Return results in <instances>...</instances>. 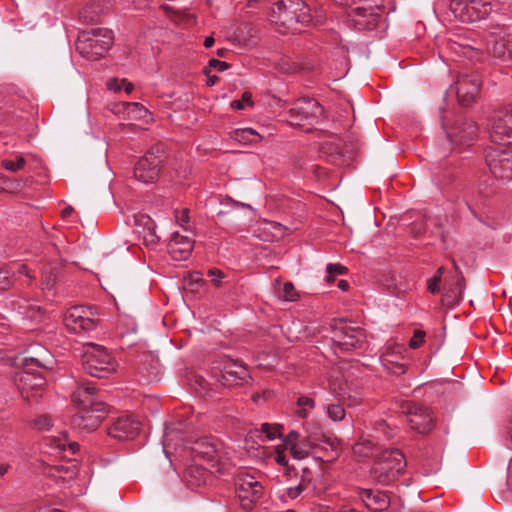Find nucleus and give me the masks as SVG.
<instances>
[{
	"label": "nucleus",
	"instance_id": "f257e3e1",
	"mask_svg": "<svg viewBox=\"0 0 512 512\" xmlns=\"http://www.w3.org/2000/svg\"><path fill=\"white\" fill-rule=\"evenodd\" d=\"M95 390L92 383H82L73 394L78 412L72 423L75 427L88 432L95 430L108 412L106 404L97 399Z\"/></svg>",
	"mask_w": 512,
	"mask_h": 512
},
{
	"label": "nucleus",
	"instance_id": "f03ea898",
	"mask_svg": "<svg viewBox=\"0 0 512 512\" xmlns=\"http://www.w3.org/2000/svg\"><path fill=\"white\" fill-rule=\"evenodd\" d=\"M270 22L282 33L296 32L311 22V10L303 0H278L269 14Z\"/></svg>",
	"mask_w": 512,
	"mask_h": 512
},
{
	"label": "nucleus",
	"instance_id": "7ed1b4c3",
	"mask_svg": "<svg viewBox=\"0 0 512 512\" xmlns=\"http://www.w3.org/2000/svg\"><path fill=\"white\" fill-rule=\"evenodd\" d=\"M442 126L445 136L439 140L438 145L443 156L472 145L478 136L476 122L465 117H457L449 126L443 122Z\"/></svg>",
	"mask_w": 512,
	"mask_h": 512
},
{
	"label": "nucleus",
	"instance_id": "20e7f679",
	"mask_svg": "<svg viewBox=\"0 0 512 512\" xmlns=\"http://www.w3.org/2000/svg\"><path fill=\"white\" fill-rule=\"evenodd\" d=\"M233 483L241 508L251 511L264 493L259 476L247 469H237L233 475Z\"/></svg>",
	"mask_w": 512,
	"mask_h": 512
},
{
	"label": "nucleus",
	"instance_id": "39448f33",
	"mask_svg": "<svg viewBox=\"0 0 512 512\" xmlns=\"http://www.w3.org/2000/svg\"><path fill=\"white\" fill-rule=\"evenodd\" d=\"M15 365L21 369L14 376L15 384L23 398L30 400L29 392L42 389L46 383L45 378L36 373V368L46 366L35 357H17Z\"/></svg>",
	"mask_w": 512,
	"mask_h": 512
},
{
	"label": "nucleus",
	"instance_id": "423d86ee",
	"mask_svg": "<svg viewBox=\"0 0 512 512\" xmlns=\"http://www.w3.org/2000/svg\"><path fill=\"white\" fill-rule=\"evenodd\" d=\"M81 357L83 369L93 377L105 378L116 369L115 361L101 345L84 344Z\"/></svg>",
	"mask_w": 512,
	"mask_h": 512
},
{
	"label": "nucleus",
	"instance_id": "0eeeda50",
	"mask_svg": "<svg viewBox=\"0 0 512 512\" xmlns=\"http://www.w3.org/2000/svg\"><path fill=\"white\" fill-rule=\"evenodd\" d=\"M405 467L406 460L400 450L386 449L379 455L375 466L372 468V474L378 483L387 485L395 481Z\"/></svg>",
	"mask_w": 512,
	"mask_h": 512
},
{
	"label": "nucleus",
	"instance_id": "6e6552de",
	"mask_svg": "<svg viewBox=\"0 0 512 512\" xmlns=\"http://www.w3.org/2000/svg\"><path fill=\"white\" fill-rule=\"evenodd\" d=\"M112 40V31L106 28H92L78 36L77 49L84 57L97 59L110 48Z\"/></svg>",
	"mask_w": 512,
	"mask_h": 512
},
{
	"label": "nucleus",
	"instance_id": "1a4fd4ad",
	"mask_svg": "<svg viewBox=\"0 0 512 512\" xmlns=\"http://www.w3.org/2000/svg\"><path fill=\"white\" fill-rule=\"evenodd\" d=\"M507 141L489 146L486 150V164L491 174L498 179H512V149Z\"/></svg>",
	"mask_w": 512,
	"mask_h": 512
},
{
	"label": "nucleus",
	"instance_id": "9d476101",
	"mask_svg": "<svg viewBox=\"0 0 512 512\" xmlns=\"http://www.w3.org/2000/svg\"><path fill=\"white\" fill-rule=\"evenodd\" d=\"M164 161V148L161 145L152 147L136 164L135 178L145 184L155 182Z\"/></svg>",
	"mask_w": 512,
	"mask_h": 512
},
{
	"label": "nucleus",
	"instance_id": "9b49d317",
	"mask_svg": "<svg viewBox=\"0 0 512 512\" xmlns=\"http://www.w3.org/2000/svg\"><path fill=\"white\" fill-rule=\"evenodd\" d=\"M330 390L338 402L349 407L357 406L362 402L360 383L350 375L333 378L330 381Z\"/></svg>",
	"mask_w": 512,
	"mask_h": 512
},
{
	"label": "nucleus",
	"instance_id": "f8f14e48",
	"mask_svg": "<svg viewBox=\"0 0 512 512\" xmlns=\"http://www.w3.org/2000/svg\"><path fill=\"white\" fill-rule=\"evenodd\" d=\"M490 129L493 144L512 141V106H506L494 112Z\"/></svg>",
	"mask_w": 512,
	"mask_h": 512
},
{
	"label": "nucleus",
	"instance_id": "ddd939ff",
	"mask_svg": "<svg viewBox=\"0 0 512 512\" xmlns=\"http://www.w3.org/2000/svg\"><path fill=\"white\" fill-rule=\"evenodd\" d=\"M402 413L406 414V421L418 433L425 434L433 428V418L426 407L407 401L402 405Z\"/></svg>",
	"mask_w": 512,
	"mask_h": 512
},
{
	"label": "nucleus",
	"instance_id": "4468645a",
	"mask_svg": "<svg viewBox=\"0 0 512 512\" xmlns=\"http://www.w3.org/2000/svg\"><path fill=\"white\" fill-rule=\"evenodd\" d=\"M406 352L407 349L403 345H389L380 357L384 369L396 376L405 374L409 363V359L405 356Z\"/></svg>",
	"mask_w": 512,
	"mask_h": 512
},
{
	"label": "nucleus",
	"instance_id": "2eb2a0df",
	"mask_svg": "<svg viewBox=\"0 0 512 512\" xmlns=\"http://www.w3.org/2000/svg\"><path fill=\"white\" fill-rule=\"evenodd\" d=\"M454 274L449 275L444 282V293L442 302L444 305L452 307L462 300L465 289V278L454 259L451 260Z\"/></svg>",
	"mask_w": 512,
	"mask_h": 512
},
{
	"label": "nucleus",
	"instance_id": "dca6fc26",
	"mask_svg": "<svg viewBox=\"0 0 512 512\" xmlns=\"http://www.w3.org/2000/svg\"><path fill=\"white\" fill-rule=\"evenodd\" d=\"M363 331L345 321H340L333 329V343L342 351H349L360 346Z\"/></svg>",
	"mask_w": 512,
	"mask_h": 512
},
{
	"label": "nucleus",
	"instance_id": "f3484780",
	"mask_svg": "<svg viewBox=\"0 0 512 512\" xmlns=\"http://www.w3.org/2000/svg\"><path fill=\"white\" fill-rule=\"evenodd\" d=\"M93 312L91 308L84 306L71 307L64 317V323L68 330L73 333L90 331L95 327V321L92 319Z\"/></svg>",
	"mask_w": 512,
	"mask_h": 512
},
{
	"label": "nucleus",
	"instance_id": "a211bd4d",
	"mask_svg": "<svg viewBox=\"0 0 512 512\" xmlns=\"http://www.w3.org/2000/svg\"><path fill=\"white\" fill-rule=\"evenodd\" d=\"M481 80L478 75H461L455 82L456 95L462 106L473 104L480 92Z\"/></svg>",
	"mask_w": 512,
	"mask_h": 512
},
{
	"label": "nucleus",
	"instance_id": "6ab92c4d",
	"mask_svg": "<svg viewBox=\"0 0 512 512\" xmlns=\"http://www.w3.org/2000/svg\"><path fill=\"white\" fill-rule=\"evenodd\" d=\"M380 7L378 3L369 7L359 6L351 10L349 17L357 29L372 30L377 27L380 20Z\"/></svg>",
	"mask_w": 512,
	"mask_h": 512
},
{
	"label": "nucleus",
	"instance_id": "aec40b11",
	"mask_svg": "<svg viewBox=\"0 0 512 512\" xmlns=\"http://www.w3.org/2000/svg\"><path fill=\"white\" fill-rule=\"evenodd\" d=\"M292 121L300 125V122L315 119L322 114V107L317 100L303 97L298 99L289 110Z\"/></svg>",
	"mask_w": 512,
	"mask_h": 512
},
{
	"label": "nucleus",
	"instance_id": "412c9836",
	"mask_svg": "<svg viewBox=\"0 0 512 512\" xmlns=\"http://www.w3.org/2000/svg\"><path fill=\"white\" fill-rule=\"evenodd\" d=\"M317 441L327 443L332 449H336L339 445L338 440L335 437L326 436L324 434H321V436L308 435L296 444L291 445L289 449L290 454L295 459H304L309 456V450L316 445Z\"/></svg>",
	"mask_w": 512,
	"mask_h": 512
},
{
	"label": "nucleus",
	"instance_id": "4be33fe9",
	"mask_svg": "<svg viewBox=\"0 0 512 512\" xmlns=\"http://www.w3.org/2000/svg\"><path fill=\"white\" fill-rule=\"evenodd\" d=\"M140 430V422L130 415H123L116 419L109 428L108 433L111 437L118 440L134 439Z\"/></svg>",
	"mask_w": 512,
	"mask_h": 512
},
{
	"label": "nucleus",
	"instance_id": "5701e85b",
	"mask_svg": "<svg viewBox=\"0 0 512 512\" xmlns=\"http://www.w3.org/2000/svg\"><path fill=\"white\" fill-rule=\"evenodd\" d=\"M358 496L366 508L371 512H382L390 505L388 495L383 491L372 489H360Z\"/></svg>",
	"mask_w": 512,
	"mask_h": 512
},
{
	"label": "nucleus",
	"instance_id": "b1692460",
	"mask_svg": "<svg viewBox=\"0 0 512 512\" xmlns=\"http://www.w3.org/2000/svg\"><path fill=\"white\" fill-rule=\"evenodd\" d=\"M193 249V241L180 235L178 232L173 233L169 243L168 251L171 257L176 261H182L189 257Z\"/></svg>",
	"mask_w": 512,
	"mask_h": 512
},
{
	"label": "nucleus",
	"instance_id": "393cba45",
	"mask_svg": "<svg viewBox=\"0 0 512 512\" xmlns=\"http://www.w3.org/2000/svg\"><path fill=\"white\" fill-rule=\"evenodd\" d=\"M238 371H228V356H226V388L232 387H244L249 385L252 381V377L245 364H232Z\"/></svg>",
	"mask_w": 512,
	"mask_h": 512
},
{
	"label": "nucleus",
	"instance_id": "a878e982",
	"mask_svg": "<svg viewBox=\"0 0 512 512\" xmlns=\"http://www.w3.org/2000/svg\"><path fill=\"white\" fill-rule=\"evenodd\" d=\"M201 445L204 446V450L200 453L203 454L204 457H207L209 461L215 460V463H212L208 469H210L212 473L216 472L221 474L222 466L219 460L221 458L222 442L213 439H205L202 441Z\"/></svg>",
	"mask_w": 512,
	"mask_h": 512
},
{
	"label": "nucleus",
	"instance_id": "bb28decb",
	"mask_svg": "<svg viewBox=\"0 0 512 512\" xmlns=\"http://www.w3.org/2000/svg\"><path fill=\"white\" fill-rule=\"evenodd\" d=\"M493 10L497 11L495 2L491 3L483 0H471L468 2L466 20L477 21L484 19L489 16Z\"/></svg>",
	"mask_w": 512,
	"mask_h": 512
},
{
	"label": "nucleus",
	"instance_id": "cd10ccee",
	"mask_svg": "<svg viewBox=\"0 0 512 512\" xmlns=\"http://www.w3.org/2000/svg\"><path fill=\"white\" fill-rule=\"evenodd\" d=\"M253 29L248 24L239 25L233 35L226 38L233 48L246 47L253 43Z\"/></svg>",
	"mask_w": 512,
	"mask_h": 512
},
{
	"label": "nucleus",
	"instance_id": "c85d7f7f",
	"mask_svg": "<svg viewBox=\"0 0 512 512\" xmlns=\"http://www.w3.org/2000/svg\"><path fill=\"white\" fill-rule=\"evenodd\" d=\"M11 304L13 308L17 310L20 314L34 321H40L42 318V309L36 303L30 302V300L26 298L14 300L11 302Z\"/></svg>",
	"mask_w": 512,
	"mask_h": 512
},
{
	"label": "nucleus",
	"instance_id": "c756f323",
	"mask_svg": "<svg viewBox=\"0 0 512 512\" xmlns=\"http://www.w3.org/2000/svg\"><path fill=\"white\" fill-rule=\"evenodd\" d=\"M229 139L241 144H254L261 140V136L252 128L236 129L229 133Z\"/></svg>",
	"mask_w": 512,
	"mask_h": 512
},
{
	"label": "nucleus",
	"instance_id": "7c9ffc66",
	"mask_svg": "<svg viewBox=\"0 0 512 512\" xmlns=\"http://www.w3.org/2000/svg\"><path fill=\"white\" fill-rule=\"evenodd\" d=\"M511 37L496 40L491 48L493 57L510 66L509 51Z\"/></svg>",
	"mask_w": 512,
	"mask_h": 512
},
{
	"label": "nucleus",
	"instance_id": "2f4dec72",
	"mask_svg": "<svg viewBox=\"0 0 512 512\" xmlns=\"http://www.w3.org/2000/svg\"><path fill=\"white\" fill-rule=\"evenodd\" d=\"M355 456L365 459L373 456L375 444L367 438H360L352 447Z\"/></svg>",
	"mask_w": 512,
	"mask_h": 512
},
{
	"label": "nucleus",
	"instance_id": "473e14b6",
	"mask_svg": "<svg viewBox=\"0 0 512 512\" xmlns=\"http://www.w3.org/2000/svg\"><path fill=\"white\" fill-rule=\"evenodd\" d=\"M496 178L494 176H484L478 184V193L483 197H490L496 192Z\"/></svg>",
	"mask_w": 512,
	"mask_h": 512
},
{
	"label": "nucleus",
	"instance_id": "72a5a7b5",
	"mask_svg": "<svg viewBox=\"0 0 512 512\" xmlns=\"http://www.w3.org/2000/svg\"><path fill=\"white\" fill-rule=\"evenodd\" d=\"M57 267L47 264L42 269V284L45 289H51L57 280Z\"/></svg>",
	"mask_w": 512,
	"mask_h": 512
},
{
	"label": "nucleus",
	"instance_id": "f704fd0d",
	"mask_svg": "<svg viewBox=\"0 0 512 512\" xmlns=\"http://www.w3.org/2000/svg\"><path fill=\"white\" fill-rule=\"evenodd\" d=\"M298 409L295 411L296 415L302 419L308 417V408L313 409L315 407V401L313 398L308 396H300L297 399Z\"/></svg>",
	"mask_w": 512,
	"mask_h": 512
},
{
	"label": "nucleus",
	"instance_id": "c9c22d12",
	"mask_svg": "<svg viewBox=\"0 0 512 512\" xmlns=\"http://www.w3.org/2000/svg\"><path fill=\"white\" fill-rule=\"evenodd\" d=\"M343 405L344 404L342 402H339V403L328 404L325 407L326 413L332 421L344 420V418L346 416V411H345Z\"/></svg>",
	"mask_w": 512,
	"mask_h": 512
},
{
	"label": "nucleus",
	"instance_id": "e433bc0d",
	"mask_svg": "<svg viewBox=\"0 0 512 512\" xmlns=\"http://www.w3.org/2000/svg\"><path fill=\"white\" fill-rule=\"evenodd\" d=\"M278 297L284 301H296L299 297L293 283L286 282L278 291Z\"/></svg>",
	"mask_w": 512,
	"mask_h": 512
},
{
	"label": "nucleus",
	"instance_id": "4c0bfd02",
	"mask_svg": "<svg viewBox=\"0 0 512 512\" xmlns=\"http://www.w3.org/2000/svg\"><path fill=\"white\" fill-rule=\"evenodd\" d=\"M126 110L128 115L135 119H143L148 115V110L137 102L127 103Z\"/></svg>",
	"mask_w": 512,
	"mask_h": 512
},
{
	"label": "nucleus",
	"instance_id": "58836bf2",
	"mask_svg": "<svg viewBox=\"0 0 512 512\" xmlns=\"http://www.w3.org/2000/svg\"><path fill=\"white\" fill-rule=\"evenodd\" d=\"M450 10L463 21H466L468 2L464 0H450Z\"/></svg>",
	"mask_w": 512,
	"mask_h": 512
},
{
	"label": "nucleus",
	"instance_id": "ea45409f",
	"mask_svg": "<svg viewBox=\"0 0 512 512\" xmlns=\"http://www.w3.org/2000/svg\"><path fill=\"white\" fill-rule=\"evenodd\" d=\"M280 429H282L281 425H271L269 423H263L260 428V432L265 434L266 440H273L277 436L281 437Z\"/></svg>",
	"mask_w": 512,
	"mask_h": 512
},
{
	"label": "nucleus",
	"instance_id": "a19ab883",
	"mask_svg": "<svg viewBox=\"0 0 512 512\" xmlns=\"http://www.w3.org/2000/svg\"><path fill=\"white\" fill-rule=\"evenodd\" d=\"M32 425L39 431H47L53 426V420L49 415H40L33 420Z\"/></svg>",
	"mask_w": 512,
	"mask_h": 512
},
{
	"label": "nucleus",
	"instance_id": "79ce46f5",
	"mask_svg": "<svg viewBox=\"0 0 512 512\" xmlns=\"http://www.w3.org/2000/svg\"><path fill=\"white\" fill-rule=\"evenodd\" d=\"M25 164V160L23 157L19 156L16 160H3L2 165L5 169L16 172L19 169L23 168Z\"/></svg>",
	"mask_w": 512,
	"mask_h": 512
},
{
	"label": "nucleus",
	"instance_id": "37998d69",
	"mask_svg": "<svg viewBox=\"0 0 512 512\" xmlns=\"http://www.w3.org/2000/svg\"><path fill=\"white\" fill-rule=\"evenodd\" d=\"M139 225H143L145 229H147L149 231V234L151 237H156L155 235V223L154 221L151 219V217L147 216V215H141L139 218H137L136 220Z\"/></svg>",
	"mask_w": 512,
	"mask_h": 512
},
{
	"label": "nucleus",
	"instance_id": "c03bdc74",
	"mask_svg": "<svg viewBox=\"0 0 512 512\" xmlns=\"http://www.w3.org/2000/svg\"><path fill=\"white\" fill-rule=\"evenodd\" d=\"M375 430L381 432L385 438L390 439L394 436L393 429L387 424L385 420H378L375 423Z\"/></svg>",
	"mask_w": 512,
	"mask_h": 512
},
{
	"label": "nucleus",
	"instance_id": "a18cd8bd",
	"mask_svg": "<svg viewBox=\"0 0 512 512\" xmlns=\"http://www.w3.org/2000/svg\"><path fill=\"white\" fill-rule=\"evenodd\" d=\"M205 283L199 272L192 273L186 280V288L191 291H196L194 286L203 285Z\"/></svg>",
	"mask_w": 512,
	"mask_h": 512
},
{
	"label": "nucleus",
	"instance_id": "49530a36",
	"mask_svg": "<svg viewBox=\"0 0 512 512\" xmlns=\"http://www.w3.org/2000/svg\"><path fill=\"white\" fill-rule=\"evenodd\" d=\"M53 443H54L55 447L60 449V450H64L68 446L69 449L73 453H75V451H77L79 449V444L78 443H76V442H68L67 439H65V438L54 439Z\"/></svg>",
	"mask_w": 512,
	"mask_h": 512
},
{
	"label": "nucleus",
	"instance_id": "de8ad7c7",
	"mask_svg": "<svg viewBox=\"0 0 512 512\" xmlns=\"http://www.w3.org/2000/svg\"><path fill=\"white\" fill-rule=\"evenodd\" d=\"M425 333L423 331L417 330L414 332L413 337L409 341V347L412 349H416L420 347V345L424 341Z\"/></svg>",
	"mask_w": 512,
	"mask_h": 512
},
{
	"label": "nucleus",
	"instance_id": "09e8293b",
	"mask_svg": "<svg viewBox=\"0 0 512 512\" xmlns=\"http://www.w3.org/2000/svg\"><path fill=\"white\" fill-rule=\"evenodd\" d=\"M326 271L328 274L336 275H344L347 273V268L339 263L337 264H328L326 267Z\"/></svg>",
	"mask_w": 512,
	"mask_h": 512
},
{
	"label": "nucleus",
	"instance_id": "8fccbe9b",
	"mask_svg": "<svg viewBox=\"0 0 512 512\" xmlns=\"http://www.w3.org/2000/svg\"><path fill=\"white\" fill-rule=\"evenodd\" d=\"M495 6L497 7V12L505 14L512 10V0H495Z\"/></svg>",
	"mask_w": 512,
	"mask_h": 512
},
{
	"label": "nucleus",
	"instance_id": "3c124183",
	"mask_svg": "<svg viewBox=\"0 0 512 512\" xmlns=\"http://www.w3.org/2000/svg\"><path fill=\"white\" fill-rule=\"evenodd\" d=\"M307 485L303 482H300L297 486L290 487L287 490V495L291 499L297 498L301 493L306 489Z\"/></svg>",
	"mask_w": 512,
	"mask_h": 512
},
{
	"label": "nucleus",
	"instance_id": "603ef678",
	"mask_svg": "<svg viewBox=\"0 0 512 512\" xmlns=\"http://www.w3.org/2000/svg\"><path fill=\"white\" fill-rule=\"evenodd\" d=\"M298 441H300V433L292 430L285 437L284 444L288 449H290L291 445L296 444Z\"/></svg>",
	"mask_w": 512,
	"mask_h": 512
},
{
	"label": "nucleus",
	"instance_id": "864d4df0",
	"mask_svg": "<svg viewBox=\"0 0 512 512\" xmlns=\"http://www.w3.org/2000/svg\"><path fill=\"white\" fill-rule=\"evenodd\" d=\"M175 218L178 224L181 227H184L185 224L189 223V210L188 209H182L181 211H176Z\"/></svg>",
	"mask_w": 512,
	"mask_h": 512
},
{
	"label": "nucleus",
	"instance_id": "5fc2aeb1",
	"mask_svg": "<svg viewBox=\"0 0 512 512\" xmlns=\"http://www.w3.org/2000/svg\"><path fill=\"white\" fill-rule=\"evenodd\" d=\"M75 468H76L75 465H72V466L61 465L57 469L60 474H62V473L65 474V476H62L63 479H72L76 475Z\"/></svg>",
	"mask_w": 512,
	"mask_h": 512
},
{
	"label": "nucleus",
	"instance_id": "6e6d98bb",
	"mask_svg": "<svg viewBox=\"0 0 512 512\" xmlns=\"http://www.w3.org/2000/svg\"><path fill=\"white\" fill-rule=\"evenodd\" d=\"M440 283L441 280L438 277H432L427 282V289L432 294H437L440 292Z\"/></svg>",
	"mask_w": 512,
	"mask_h": 512
},
{
	"label": "nucleus",
	"instance_id": "4d7b16f0",
	"mask_svg": "<svg viewBox=\"0 0 512 512\" xmlns=\"http://www.w3.org/2000/svg\"><path fill=\"white\" fill-rule=\"evenodd\" d=\"M208 275L211 277V281L214 283V285L219 287L221 283L222 272L217 269H210Z\"/></svg>",
	"mask_w": 512,
	"mask_h": 512
},
{
	"label": "nucleus",
	"instance_id": "13d9d810",
	"mask_svg": "<svg viewBox=\"0 0 512 512\" xmlns=\"http://www.w3.org/2000/svg\"><path fill=\"white\" fill-rule=\"evenodd\" d=\"M10 286L9 273L0 270V290H5Z\"/></svg>",
	"mask_w": 512,
	"mask_h": 512
},
{
	"label": "nucleus",
	"instance_id": "bf43d9fd",
	"mask_svg": "<svg viewBox=\"0 0 512 512\" xmlns=\"http://www.w3.org/2000/svg\"><path fill=\"white\" fill-rule=\"evenodd\" d=\"M122 80H118L116 78H112L107 82V87L109 90L118 92L122 89Z\"/></svg>",
	"mask_w": 512,
	"mask_h": 512
},
{
	"label": "nucleus",
	"instance_id": "052dcab7",
	"mask_svg": "<svg viewBox=\"0 0 512 512\" xmlns=\"http://www.w3.org/2000/svg\"><path fill=\"white\" fill-rule=\"evenodd\" d=\"M218 69L220 71H222L224 69V62H221L219 60H216V59H211L209 61V66L206 67L205 69H209V70H212V69Z\"/></svg>",
	"mask_w": 512,
	"mask_h": 512
},
{
	"label": "nucleus",
	"instance_id": "680f3d73",
	"mask_svg": "<svg viewBox=\"0 0 512 512\" xmlns=\"http://www.w3.org/2000/svg\"><path fill=\"white\" fill-rule=\"evenodd\" d=\"M204 73L207 76V85L208 86H213L219 80V78L216 75L211 74V70H209V69H204Z\"/></svg>",
	"mask_w": 512,
	"mask_h": 512
},
{
	"label": "nucleus",
	"instance_id": "e2e57ef3",
	"mask_svg": "<svg viewBox=\"0 0 512 512\" xmlns=\"http://www.w3.org/2000/svg\"><path fill=\"white\" fill-rule=\"evenodd\" d=\"M17 273L26 275L30 280H33L35 278L34 275L30 274V271L25 264H19L17 266Z\"/></svg>",
	"mask_w": 512,
	"mask_h": 512
},
{
	"label": "nucleus",
	"instance_id": "0e129e2a",
	"mask_svg": "<svg viewBox=\"0 0 512 512\" xmlns=\"http://www.w3.org/2000/svg\"><path fill=\"white\" fill-rule=\"evenodd\" d=\"M275 461L277 464H279L281 466H286L288 464L286 456L282 451H277V453L275 455Z\"/></svg>",
	"mask_w": 512,
	"mask_h": 512
},
{
	"label": "nucleus",
	"instance_id": "69168bd1",
	"mask_svg": "<svg viewBox=\"0 0 512 512\" xmlns=\"http://www.w3.org/2000/svg\"><path fill=\"white\" fill-rule=\"evenodd\" d=\"M241 101H243V103L246 105V106H252L253 105V102H252V95L250 92H244L242 94V97L240 99Z\"/></svg>",
	"mask_w": 512,
	"mask_h": 512
},
{
	"label": "nucleus",
	"instance_id": "338daca9",
	"mask_svg": "<svg viewBox=\"0 0 512 512\" xmlns=\"http://www.w3.org/2000/svg\"><path fill=\"white\" fill-rule=\"evenodd\" d=\"M230 106L234 110H243L246 107V105L240 99L239 100H233L230 103Z\"/></svg>",
	"mask_w": 512,
	"mask_h": 512
},
{
	"label": "nucleus",
	"instance_id": "774afa93",
	"mask_svg": "<svg viewBox=\"0 0 512 512\" xmlns=\"http://www.w3.org/2000/svg\"><path fill=\"white\" fill-rule=\"evenodd\" d=\"M301 482H303L306 485H307V483L311 482L310 471L308 468L303 469V475H302Z\"/></svg>",
	"mask_w": 512,
	"mask_h": 512
}]
</instances>
